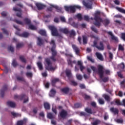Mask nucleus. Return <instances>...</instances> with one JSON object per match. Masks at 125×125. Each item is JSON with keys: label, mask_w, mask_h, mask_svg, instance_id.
<instances>
[{"label": "nucleus", "mask_w": 125, "mask_h": 125, "mask_svg": "<svg viewBox=\"0 0 125 125\" xmlns=\"http://www.w3.org/2000/svg\"><path fill=\"white\" fill-rule=\"evenodd\" d=\"M104 67L103 66L99 64L98 65V74L100 78L102 79V81L104 83H107L109 82V77H104V70H103Z\"/></svg>", "instance_id": "obj_2"}, {"label": "nucleus", "mask_w": 125, "mask_h": 125, "mask_svg": "<svg viewBox=\"0 0 125 125\" xmlns=\"http://www.w3.org/2000/svg\"><path fill=\"white\" fill-rule=\"evenodd\" d=\"M11 115L13 116V117H17L20 116V114L19 113H16L14 112H11Z\"/></svg>", "instance_id": "obj_46"}, {"label": "nucleus", "mask_w": 125, "mask_h": 125, "mask_svg": "<svg viewBox=\"0 0 125 125\" xmlns=\"http://www.w3.org/2000/svg\"><path fill=\"white\" fill-rule=\"evenodd\" d=\"M50 44H52V47L51 48V51L52 52V56L50 57V59L55 62L56 61V59L55 58V56L57 55V51L55 50V48H56V44H55V41L53 40H52L50 42Z\"/></svg>", "instance_id": "obj_3"}, {"label": "nucleus", "mask_w": 125, "mask_h": 125, "mask_svg": "<svg viewBox=\"0 0 125 125\" xmlns=\"http://www.w3.org/2000/svg\"><path fill=\"white\" fill-rule=\"evenodd\" d=\"M70 91V89L68 87H64L63 88L61 89V91L62 92H63V93H65V94H67L68 92Z\"/></svg>", "instance_id": "obj_28"}, {"label": "nucleus", "mask_w": 125, "mask_h": 125, "mask_svg": "<svg viewBox=\"0 0 125 125\" xmlns=\"http://www.w3.org/2000/svg\"><path fill=\"white\" fill-rule=\"evenodd\" d=\"M87 58L88 60H89V61H90L91 62H92V63H94V60H93L91 57L87 56Z\"/></svg>", "instance_id": "obj_59"}, {"label": "nucleus", "mask_w": 125, "mask_h": 125, "mask_svg": "<svg viewBox=\"0 0 125 125\" xmlns=\"http://www.w3.org/2000/svg\"><path fill=\"white\" fill-rule=\"evenodd\" d=\"M110 111L112 113H114L115 115H118L119 114V109L118 108H116L115 107H111L110 109Z\"/></svg>", "instance_id": "obj_24"}, {"label": "nucleus", "mask_w": 125, "mask_h": 125, "mask_svg": "<svg viewBox=\"0 0 125 125\" xmlns=\"http://www.w3.org/2000/svg\"><path fill=\"white\" fill-rule=\"evenodd\" d=\"M44 107L46 110H49L50 109V104L48 103H44Z\"/></svg>", "instance_id": "obj_31"}, {"label": "nucleus", "mask_w": 125, "mask_h": 125, "mask_svg": "<svg viewBox=\"0 0 125 125\" xmlns=\"http://www.w3.org/2000/svg\"><path fill=\"white\" fill-rule=\"evenodd\" d=\"M68 34H69V37L70 38L76 36V32H75V30H71L70 31H68Z\"/></svg>", "instance_id": "obj_27"}, {"label": "nucleus", "mask_w": 125, "mask_h": 125, "mask_svg": "<svg viewBox=\"0 0 125 125\" xmlns=\"http://www.w3.org/2000/svg\"><path fill=\"white\" fill-rule=\"evenodd\" d=\"M26 77H29V78H32L33 77V73L32 72H27L26 73Z\"/></svg>", "instance_id": "obj_52"}, {"label": "nucleus", "mask_w": 125, "mask_h": 125, "mask_svg": "<svg viewBox=\"0 0 125 125\" xmlns=\"http://www.w3.org/2000/svg\"><path fill=\"white\" fill-rule=\"evenodd\" d=\"M24 45L23 43H19L17 44V48H20V47H22Z\"/></svg>", "instance_id": "obj_53"}, {"label": "nucleus", "mask_w": 125, "mask_h": 125, "mask_svg": "<svg viewBox=\"0 0 125 125\" xmlns=\"http://www.w3.org/2000/svg\"><path fill=\"white\" fill-rule=\"evenodd\" d=\"M17 80L20 81V82H25V79L23 77L17 76Z\"/></svg>", "instance_id": "obj_40"}, {"label": "nucleus", "mask_w": 125, "mask_h": 125, "mask_svg": "<svg viewBox=\"0 0 125 125\" xmlns=\"http://www.w3.org/2000/svg\"><path fill=\"white\" fill-rule=\"evenodd\" d=\"M107 33L108 35H109V36H111V40H112V41H114L116 42H119L118 37H116V36H114V35H113V33L111 32L108 31Z\"/></svg>", "instance_id": "obj_13"}, {"label": "nucleus", "mask_w": 125, "mask_h": 125, "mask_svg": "<svg viewBox=\"0 0 125 125\" xmlns=\"http://www.w3.org/2000/svg\"><path fill=\"white\" fill-rule=\"evenodd\" d=\"M21 36L23 37V38H28V37H29V33L23 32L22 34L21 35Z\"/></svg>", "instance_id": "obj_37"}, {"label": "nucleus", "mask_w": 125, "mask_h": 125, "mask_svg": "<svg viewBox=\"0 0 125 125\" xmlns=\"http://www.w3.org/2000/svg\"><path fill=\"white\" fill-rule=\"evenodd\" d=\"M93 47H96L98 50L100 51H103L104 50V44L103 42L101 41L99 43V45H97V40H94L93 42V44L92 45Z\"/></svg>", "instance_id": "obj_5"}, {"label": "nucleus", "mask_w": 125, "mask_h": 125, "mask_svg": "<svg viewBox=\"0 0 125 125\" xmlns=\"http://www.w3.org/2000/svg\"><path fill=\"white\" fill-rule=\"evenodd\" d=\"M118 49L119 50H121V51H124V50H125V48H124L122 44H119Z\"/></svg>", "instance_id": "obj_50"}, {"label": "nucleus", "mask_w": 125, "mask_h": 125, "mask_svg": "<svg viewBox=\"0 0 125 125\" xmlns=\"http://www.w3.org/2000/svg\"><path fill=\"white\" fill-rule=\"evenodd\" d=\"M15 99H20V100H24L23 103H27L29 101L28 96L25 94H22L20 96L16 95L14 96Z\"/></svg>", "instance_id": "obj_7"}, {"label": "nucleus", "mask_w": 125, "mask_h": 125, "mask_svg": "<svg viewBox=\"0 0 125 125\" xmlns=\"http://www.w3.org/2000/svg\"><path fill=\"white\" fill-rule=\"evenodd\" d=\"M7 90V85H5L3 86L2 89L0 90V96L1 97L4 96V92Z\"/></svg>", "instance_id": "obj_15"}, {"label": "nucleus", "mask_w": 125, "mask_h": 125, "mask_svg": "<svg viewBox=\"0 0 125 125\" xmlns=\"http://www.w3.org/2000/svg\"><path fill=\"white\" fill-rule=\"evenodd\" d=\"M8 49L9 51H11L12 52H14V48H13V47L11 46L8 47Z\"/></svg>", "instance_id": "obj_60"}, {"label": "nucleus", "mask_w": 125, "mask_h": 125, "mask_svg": "<svg viewBox=\"0 0 125 125\" xmlns=\"http://www.w3.org/2000/svg\"><path fill=\"white\" fill-rule=\"evenodd\" d=\"M84 110L85 112H86V113H87L88 114H92V110L91 109V108L86 107L85 108Z\"/></svg>", "instance_id": "obj_34"}, {"label": "nucleus", "mask_w": 125, "mask_h": 125, "mask_svg": "<svg viewBox=\"0 0 125 125\" xmlns=\"http://www.w3.org/2000/svg\"><path fill=\"white\" fill-rule=\"evenodd\" d=\"M27 124V119L24 118L22 120H20L17 122V125H23Z\"/></svg>", "instance_id": "obj_16"}, {"label": "nucleus", "mask_w": 125, "mask_h": 125, "mask_svg": "<svg viewBox=\"0 0 125 125\" xmlns=\"http://www.w3.org/2000/svg\"><path fill=\"white\" fill-rule=\"evenodd\" d=\"M65 74L66 77H67L68 79H71V78H72L73 77V76L72 75V72H71V70L66 69Z\"/></svg>", "instance_id": "obj_17"}, {"label": "nucleus", "mask_w": 125, "mask_h": 125, "mask_svg": "<svg viewBox=\"0 0 125 125\" xmlns=\"http://www.w3.org/2000/svg\"><path fill=\"white\" fill-rule=\"evenodd\" d=\"M59 82H60V79H59V78H54L51 81L52 86H54L55 84H56V83H58Z\"/></svg>", "instance_id": "obj_23"}, {"label": "nucleus", "mask_w": 125, "mask_h": 125, "mask_svg": "<svg viewBox=\"0 0 125 125\" xmlns=\"http://www.w3.org/2000/svg\"><path fill=\"white\" fill-rule=\"evenodd\" d=\"M1 30L3 33L4 34H5V35H7V36H8L9 35V33L8 32V31L6 30V29H5V28H2Z\"/></svg>", "instance_id": "obj_44"}, {"label": "nucleus", "mask_w": 125, "mask_h": 125, "mask_svg": "<svg viewBox=\"0 0 125 125\" xmlns=\"http://www.w3.org/2000/svg\"><path fill=\"white\" fill-rule=\"evenodd\" d=\"M28 26H29V29H30V30H36L37 29V27L33 24H30Z\"/></svg>", "instance_id": "obj_41"}, {"label": "nucleus", "mask_w": 125, "mask_h": 125, "mask_svg": "<svg viewBox=\"0 0 125 125\" xmlns=\"http://www.w3.org/2000/svg\"><path fill=\"white\" fill-rule=\"evenodd\" d=\"M36 5L38 10H42V9L45 7V5H43L41 3H36Z\"/></svg>", "instance_id": "obj_14"}, {"label": "nucleus", "mask_w": 125, "mask_h": 125, "mask_svg": "<svg viewBox=\"0 0 125 125\" xmlns=\"http://www.w3.org/2000/svg\"><path fill=\"white\" fill-rule=\"evenodd\" d=\"M96 56L99 59V60H100V61H104V58H103V56H102V54L99 52L96 53Z\"/></svg>", "instance_id": "obj_20"}, {"label": "nucleus", "mask_w": 125, "mask_h": 125, "mask_svg": "<svg viewBox=\"0 0 125 125\" xmlns=\"http://www.w3.org/2000/svg\"><path fill=\"white\" fill-rule=\"evenodd\" d=\"M60 18L62 22H63V23L66 22V19H65V17L61 16Z\"/></svg>", "instance_id": "obj_56"}, {"label": "nucleus", "mask_w": 125, "mask_h": 125, "mask_svg": "<svg viewBox=\"0 0 125 125\" xmlns=\"http://www.w3.org/2000/svg\"><path fill=\"white\" fill-rule=\"evenodd\" d=\"M103 97H104V98L105 101H106V102H107L108 103H109V102H110V101H111V100L112 99L110 97V96H109L108 95H107V94H104L103 95Z\"/></svg>", "instance_id": "obj_21"}, {"label": "nucleus", "mask_w": 125, "mask_h": 125, "mask_svg": "<svg viewBox=\"0 0 125 125\" xmlns=\"http://www.w3.org/2000/svg\"><path fill=\"white\" fill-rule=\"evenodd\" d=\"M45 62L47 64V65L45 67L46 70H47V71H54V70H55V68L52 66V63L51 62V61H50L49 58H45Z\"/></svg>", "instance_id": "obj_4"}, {"label": "nucleus", "mask_w": 125, "mask_h": 125, "mask_svg": "<svg viewBox=\"0 0 125 125\" xmlns=\"http://www.w3.org/2000/svg\"><path fill=\"white\" fill-rule=\"evenodd\" d=\"M12 65L13 67H16L17 65V62H16V60H13L12 62Z\"/></svg>", "instance_id": "obj_61"}, {"label": "nucleus", "mask_w": 125, "mask_h": 125, "mask_svg": "<svg viewBox=\"0 0 125 125\" xmlns=\"http://www.w3.org/2000/svg\"><path fill=\"white\" fill-rule=\"evenodd\" d=\"M119 67L121 68V69H122L123 70H124V69H125V63L124 62H122L120 64Z\"/></svg>", "instance_id": "obj_54"}, {"label": "nucleus", "mask_w": 125, "mask_h": 125, "mask_svg": "<svg viewBox=\"0 0 125 125\" xmlns=\"http://www.w3.org/2000/svg\"><path fill=\"white\" fill-rule=\"evenodd\" d=\"M116 123L118 124H124V120L123 119H119L116 120Z\"/></svg>", "instance_id": "obj_49"}, {"label": "nucleus", "mask_w": 125, "mask_h": 125, "mask_svg": "<svg viewBox=\"0 0 125 125\" xmlns=\"http://www.w3.org/2000/svg\"><path fill=\"white\" fill-rule=\"evenodd\" d=\"M108 54H109V59H110V60H113V53H112L111 52H109Z\"/></svg>", "instance_id": "obj_57"}, {"label": "nucleus", "mask_w": 125, "mask_h": 125, "mask_svg": "<svg viewBox=\"0 0 125 125\" xmlns=\"http://www.w3.org/2000/svg\"><path fill=\"white\" fill-rule=\"evenodd\" d=\"M51 6L55 8L58 12H61V11H62V8L61 7H59L58 6H55L54 5H51Z\"/></svg>", "instance_id": "obj_29"}, {"label": "nucleus", "mask_w": 125, "mask_h": 125, "mask_svg": "<svg viewBox=\"0 0 125 125\" xmlns=\"http://www.w3.org/2000/svg\"><path fill=\"white\" fill-rule=\"evenodd\" d=\"M115 103L117 105V106H121L122 105V103H121V101H120V100L118 99L116 100Z\"/></svg>", "instance_id": "obj_48"}, {"label": "nucleus", "mask_w": 125, "mask_h": 125, "mask_svg": "<svg viewBox=\"0 0 125 125\" xmlns=\"http://www.w3.org/2000/svg\"><path fill=\"white\" fill-rule=\"evenodd\" d=\"M37 66L39 69V70H41L43 69V67H42V62H37Z\"/></svg>", "instance_id": "obj_33"}, {"label": "nucleus", "mask_w": 125, "mask_h": 125, "mask_svg": "<svg viewBox=\"0 0 125 125\" xmlns=\"http://www.w3.org/2000/svg\"><path fill=\"white\" fill-rule=\"evenodd\" d=\"M121 39L125 42V33H121Z\"/></svg>", "instance_id": "obj_62"}, {"label": "nucleus", "mask_w": 125, "mask_h": 125, "mask_svg": "<svg viewBox=\"0 0 125 125\" xmlns=\"http://www.w3.org/2000/svg\"><path fill=\"white\" fill-rule=\"evenodd\" d=\"M7 105L9 107H11V108H15V106H16V104H15V103L11 101L7 102Z\"/></svg>", "instance_id": "obj_18"}, {"label": "nucleus", "mask_w": 125, "mask_h": 125, "mask_svg": "<svg viewBox=\"0 0 125 125\" xmlns=\"http://www.w3.org/2000/svg\"><path fill=\"white\" fill-rule=\"evenodd\" d=\"M47 118L48 119H54V117L51 113H49L47 114Z\"/></svg>", "instance_id": "obj_47"}, {"label": "nucleus", "mask_w": 125, "mask_h": 125, "mask_svg": "<svg viewBox=\"0 0 125 125\" xmlns=\"http://www.w3.org/2000/svg\"><path fill=\"white\" fill-rule=\"evenodd\" d=\"M59 31L63 34H69V30L67 28H61Z\"/></svg>", "instance_id": "obj_26"}, {"label": "nucleus", "mask_w": 125, "mask_h": 125, "mask_svg": "<svg viewBox=\"0 0 125 125\" xmlns=\"http://www.w3.org/2000/svg\"><path fill=\"white\" fill-rule=\"evenodd\" d=\"M14 22H16V23H17V24H19V25H23V22H22L20 21H18L17 20H14Z\"/></svg>", "instance_id": "obj_51"}, {"label": "nucleus", "mask_w": 125, "mask_h": 125, "mask_svg": "<svg viewBox=\"0 0 125 125\" xmlns=\"http://www.w3.org/2000/svg\"><path fill=\"white\" fill-rule=\"evenodd\" d=\"M101 123V121L99 120H96L94 122L92 123V125H98Z\"/></svg>", "instance_id": "obj_39"}, {"label": "nucleus", "mask_w": 125, "mask_h": 125, "mask_svg": "<svg viewBox=\"0 0 125 125\" xmlns=\"http://www.w3.org/2000/svg\"><path fill=\"white\" fill-rule=\"evenodd\" d=\"M91 29L93 32H94L96 34L98 33V30H97V29L95 28L94 26H91Z\"/></svg>", "instance_id": "obj_42"}, {"label": "nucleus", "mask_w": 125, "mask_h": 125, "mask_svg": "<svg viewBox=\"0 0 125 125\" xmlns=\"http://www.w3.org/2000/svg\"><path fill=\"white\" fill-rule=\"evenodd\" d=\"M83 38V44H87V42L88 41V38L86 35H83L82 36Z\"/></svg>", "instance_id": "obj_22"}, {"label": "nucleus", "mask_w": 125, "mask_h": 125, "mask_svg": "<svg viewBox=\"0 0 125 125\" xmlns=\"http://www.w3.org/2000/svg\"><path fill=\"white\" fill-rule=\"evenodd\" d=\"M14 11L17 12L16 14V16L19 18H22V9L20 8L14 7L13 8Z\"/></svg>", "instance_id": "obj_10"}, {"label": "nucleus", "mask_w": 125, "mask_h": 125, "mask_svg": "<svg viewBox=\"0 0 125 125\" xmlns=\"http://www.w3.org/2000/svg\"><path fill=\"white\" fill-rule=\"evenodd\" d=\"M37 45H39V46H42V44H43V40L42 39V38L40 37L37 38Z\"/></svg>", "instance_id": "obj_19"}, {"label": "nucleus", "mask_w": 125, "mask_h": 125, "mask_svg": "<svg viewBox=\"0 0 125 125\" xmlns=\"http://www.w3.org/2000/svg\"><path fill=\"white\" fill-rule=\"evenodd\" d=\"M65 56L68 57L67 62L68 65L71 66V67H73V64H76V63H77V62H76V61H72L71 60V58L73 57V55L71 54H68V53L65 54Z\"/></svg>", "instance_id": "obj_8"}, {"label": "nucleus", "mask_w": 125, "mask_h": 125, "mask_svg": "<svg viewBox=\"0 0 125 125\" xmlns=\"http://www.w3.org/2000/svg\"><path fill=\"white\" fill-rule=\"evenodd\" d=\"M108 119H109V115H108V114H107V113H105L104 115V120L105 121H107Z\"/></svg>", "instance_id": "obj_58"}, {"label": "nucleus", "mask_w": 125, "mask_h": 125, "mask_svg": "<svg viewBox=\"0 0 125 125\" xmlns=\"http://www.w3.org/2000/svg\"><path fill=\"white\" fill-rule=\"evenodd\" d=\"M77 18L79 19V20H82L83 19V17H82V14H78L76 15Z\"/></svg>", "instance_id": "obj_55"}, {"label": "nucleus", "mask_w": 125, "mask_h": 125, "mask_svg": "<svg viewBox=\"0 0 125 125\" xmlns=\"http://www.w3.org/2000/svg\"><path fill=\"white\" fill-rule=\"evenodd\" d=\"M48 29L51 31L52 35L54 37H58L59 36V33L57 30V28L53 25H49L48 26Z\"/></svg>", "instance_id": "obj_6"}, {"label": "nucleus", "mask_w": 125, "mask_h": 125, "mask_svg": "<svg viewBox=\"0 0 125 125\" xmlns=\"http://www.w3.org/2000/svg\"><path fill=\"white\" fill-rule=\"evenodd\" d=\"M95 22H94V25L98 28H99L101 26V23H103L105 27L108 26L110 24V20L108 19H105L104 20L102 19L98 15H95L94 17Z\"/></svg>", "instance_id": "obj_1"}, {"label": "nucleus", "mask_w": 125, "mask_h": 125, "mask_svg": "<svg viewBox=\"0 0 125 125\" xmlns=\"http://www.w3.org/2000/svg\"><path fill=\"white\" fill-rule=\"evenodd\" d=\"M72 47L74 51H75L76 55H80V51H81V50H80V48L75 44H72Z\"/></svg>", "instance_id": "obj_11"}, {"label": "nucleus", "mask_w": 125, "mask_h": 125, "mask_svg": "<svg viewBox=\"0 0 125 125\" xmlns=\"http://www.w3.org/2000/svg\"><path fill=\"white\" fill-rule=\"evenodd\" d=\"M23 21H24V23H25L26 25H28V26L29 25H31V20H30L28 18H25L23 20Z\"/></svg>", "instance_id": "obj_30"}, {"label": "nucleus", "mask_w": 125, "mask_h": 125, "mask_svg": "<svg viewBox=\"0 0 125 125\" xmlns=\"http://www.w3.org/2000/svg\"><path fill=\"white\" fill-rule=\"evenodd\" d=\"M80 116H83V117H86V113L84 112H81L80 113Z\"/></svg>", "instance_id": "obj_63"}, {"label": "nucleus", "mask_w": 125, "mask_h": 125, "mask_svg": "<svg viewBox=\"0 0 125 125\" xmlns=\"http://www.w3.org/2000/svg\"><path fill=\"white\" fill-rule=\"evenodd\" d=\"M77 63H78V65L79 66H80V68L81 72H83V70H84V66H83V62H81L80 61H78Z\"/></svg>", "instance_id": "obj_25"}, {"label": "nucleus", "mask_w": 125, "mask_h": 125, "mask_svg": "<svg viewBox=\"0 0 125 125\" xmlns=\"http://www.w3.org/2000/svg\"><path fill=\"white\" fill-rule=\"evenodd\" d=\"M74 107L76 108H82V104H81L77 103L74 104Z\"/></svg>", "instance_id": "obj_45"}, {"label": "nucleus", "mask_w": 125, "mask_h": 125, "mask_svg": "<svg viewBox=\"0 0 125 125\" xmlns=\"http://www.w3.org/2000/svg\"><path fill=\"white\" fill-rule=\"evenodd\" d=\"M64 9L67 12H70L71 13H75L76 12V9H75V6H65Z\"/></svg>", "instance_id": "obj_9"}, {"label": "nucleus", "mask_w": 125, "mask_h": 125, "mask_svg": "<svg viewBox=\"0 0 125 125\" xmlns=\"http://www.w3.org/2000/svg\"><path fill=\"white\" fill-rule=\"evenodd\" d=\"M20 59L21 60V62H23V63H26V59L24 58V56H21L20 57Z\"/></svg>", "instance_id": "obj_43"}, {"label": "nucleus", "mask_w": 125, "mask_h": 125, "mask_svg": "<svg viewBox=\"0 0 125 125\" xmlns=\"http://www.w3.org/2000/svg\"><path fill=\"white\" fill-rule=\"evenodd\" d=\"M83 5L87 8H91V7H92V5L89 3H86V2H84L83 3Z\"/></svg>", "instance_id": "obj_35"}, {"label": "nucleus", "mask_w": 125, "mask_h": 125, "mask_svg": "<svg viewBox=\"0 0 125 125\" xmlns=\"http://www.w3.org/2000/svg\"><path fill=\"white\" fill-rule=\"evenodd\" d=\"M70 25L71 26H72V27H73L74 28H77L78 27H79V24H78L77 23L75 22L74 21H73L72 23H71Z\"/></svg>", "instance_id": "obj_38"}, {"label": "nucleus", "mask_w": 125, "mask_h": 125, "mask_svg": "<svg viewBox=\"0 0 125 125\" xmlns=\"http://www.w3.org/2000/svg\"><path fill=\"white\" fill-rule=\"evenodd\" d=\"M68 115V113L67 111L64 109H62L61 112H60V115L61 118L62 119H64V118H66L67 117V115Z\"/></svg>", "instance_id": "obj_12"}, {"label": "nucleus", "mask_w": 125, "mask_h": 125, "mask_svg": "<svg viewBox=\"0 0 125 125\" xmlns=\"http://www.w3.org/2000/svg\"><path fill=\"white\" fill-rule=\"evenodd\" d=\"M98 102L101 105H104L105 104V102H104V100L102 98L99 99Z\"/></svg>", "instance_id": "obj_36"}, {"label": "nucleus", "mask_w": 125, "mask_h": 125, "mask_svg": "<svg viewBox=\"0 0 125 125\" xmlns=\"http://www.w3.org/2000/svg\"><path fill=\"white\" fill-rule=\"evenodd\" d=\"M114 17L115 18H123V16H122V15H116L114 16Z\"/></svg>", "instance_id": "obj_64"}, {"label": "nucleus", "mask_w": 125, "mask_h": 125, "mask_svg": "<svg viewBox=\"0 0 125 125\" xmlns=\"http://www.w3.org/2000/svg\"><path fill=\"white\" fill-rule=\"evenodd\" d=\"M39 34L41 35V36H44V37H46V32L43 30H40L39 31Z\"/></svg>", "instance_id": "obj_32"}]
</instances>
